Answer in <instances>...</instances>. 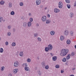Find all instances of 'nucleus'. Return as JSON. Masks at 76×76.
<instances>
[{
    "mask_svg": "<svg viewBox=\"0 0 76 76\" xmlns=\"http://www.w3.org/2000/svg\"><path fill=\"white\" fill-rule=\"evenodd\" d=\"M20 6H23V2H20Z\"/></svg>",
    "mask_w": 76,
    "mask_h": 76,
    "instance_id": "nucleus-39",
    "label": "nucleus"
},
{
    "mask_svg": "<svg viewBox=\"0 0 76 76\" xmlns=\"http://www.w3.org/2000/svg\"><path fill=\"white\" fill-rule=\"evenodd\" d=\"M24 69L26 71H30L29 68L28 67H25L24 68Z\"/></svg>",
    "mask_w": 76,
    "mask_h": 76,
    "instance_id": "nucleus-13",
    "label": "nucleus"
},
{
    "mask_svg": "<svg viewBox=\"0 0 76 76\" xmlns=\"http://www.w3.org/2000/svg\"><path fill=\"white\" fill-rule=\"evenodd\" d=\"M71 56V54H68L66 56V59L68 60H69L70 58V57Z\"/></svg>",
    "mask_w": 76,
    "mask_h": 76,
    "instance_id": "nucleus-10",
    "label": "nucleus"
},
{
    "mask_svg": "<svg viewBox=\"0 0 76 76\" xmlns=\"http://www.w3.org/2000/svg\"><path fill=\"white\" fill-rule=\"evenodd\" d=\"M41 3L40 0H37L36 1V5H39Z\"/></svg>",
    "mask_w": 76,
    "mask_h": 76,
    "instance_id": "nucleus-6",
    "label": "nucleus"
},
{
    "mask_svg": "<svg viewBox=\"0 0 76 76\" xmlns=\"http://www.w3.org/2000/svg\"><path fill=\"white\" fill-rule=\"evenodd\" d=\"M12 47H15L16 46V43L15 42H13L12 44Z\"/></svg>",
    "mask_w": 76,
    "mask_h": 76,
    "instance_id": "nucleus-26",
    "label": "nucleus"
},
{
    "mask_svg": "<svg viewBox=\"0 0 76 76\" xmlns=\"http://www.w3.org/2000/svg\"><path fill=\"white\" fill-rule=\"evenodd\" d=\"M7 36H10L11 35V32H9L7 33Z\"/></svg>",
    "mask_w": 76,
    "mask_h": 76,
    "instance_id": "nucleus-31",
    "label": "nucleus"
},
{
    "mask_svg": "<svg viewBox=\"0 0 76 76\" xmlns=\"http://www.w3.org/2000/svg\"><path fill=\"white\" fill-rule=\"evenodd\" d=\"M2 20H3V18L0 17V22H1Z\"/></svg>",
    "mask_w": 76,
    "mask_h": 76,
    "instance_id": "nucleus-43",
    "label": "nucleus"
},
{
    "mask_svg": "<svg viewBox=\"0 0 76 76\" xmlns=\"http://www.w3.org/2000/svg\"><path fill=\"white\" fill-rule=\"evenodd\" d=\"M66 6L68 9H70L71 6H70V4H67Z\"/></svg>",
    "mask_w": 76,
    "mask_h": 76,
    "instance_id": "nucleus-22",
    "label": "nucleus"
},
{
    "mask_svg": "<svg viewBox=\"0 0 76 76\" xmlns=\"http://www.w3.org/2000/svg\"><path fill=\"white\" fill-rule=\"evenodd\" d=\"M4 69H5V66H1L0 68L1 71V72H3V71H4Z\"/></svg>",
    "mask_w": 76,
    "mask_h": 76,
    "instance_id": "nucleus-16",
    "label": "nucleus"
},
{
    "mask_svg": "<svg viewBox=\"0 0 76 76\" xmlns=\"http://www.w3.org/2000/svg\"><path fill=\"white\" fill-rule=\"evenodd\" d=\"M45 10H47V7H46L45 8Z\"/></svg>",
    "mask_w": 76,
    "mask_h": 76,
    "instance_id": "nucleus-57",
    "label": "nucleus"
},
{
    "mask_svg": "<svg viewBox=\"0 0 76 76\" xmlns=\"http://www.w3.org/2000/svg\"><path fill=\"white\" fill-rule=\"evenodd\" d=\"M50 22H51V21L49 20L48 19L46 20V23L47 24H49Z\"/></svg>",
    "mask_w": 76,
    "mask_h": 76,
    "instance_id": "nucleus-17",
    "label": "nucleus"
},
{
    "mask_svg": "<svg viewBox=\"0 0 76 76\" xmlns=\"http://www.w3.org/2000/svg\"><path fill=\"white\" fill-rule=\"evenodd\" d=\"M71 56H75V53H74V52H72L71 53Z\"/></svg>",
    "mask_w": 76,
    "mask_h": 76,
    "instance_id": "nucleus-42",
    "label": "nucleus"
},
{
    "mask_svg": "<svg viewBox=\"0 0 76 76\" xmlns=\"http://www.w3.org/2000/svg\"><path fill=\"white\" fill-rule=\"evenodd\" d=\"M32 25V23L31 22H29L28 23L27 25L28 27H30Z\"/></svg>",
    "mask_w": 76,
    "mask_h": 76,
    "instance_id": "nucleus-19",
    "label": "nucleus"
},
{
    "mask_svg": "<svg viewBox=\"0 0 76 76\" xmlns=\"http://www.w3.org/2000/svg\"><path fill=\"white\" fill-rule=\"evenodd\" d=\"M8 76H12V75L11 74H9Z\"/></svg>",
    "mask_w": 76,
    "mask_h": 76,
    "instance_id": "nucleus-51",
    "label": "nucleus"
},
{
    "mask_svg": "<svg viewBox=\"0 0 76 76\" xmlns=\"http://www.w3.org/2000/svg\"><path fill=\"white\" fill-rule=\"evenodd\" d=\"M38 74L39 76H41V72H40L39 71L38 72Z\"/></svg>",
    "mask_w": 76,
    "mask_h": 76,
    "instance_id": "nucleus-44",
    "label": "nucleus"
},
{
    "mask_svg": "<svg viewBox=\"0 0 76 76\" xmlns=\"http://www.w3.org/2000/svg\"><path fill=\"white\" fill-rule=\"evenodd\" d=\"M30 22H32L33 21V18H30Z\"/></svg>",
    "mask_w": 76,
    "mask_h": 76,
    "instance_id": "nucleus-45",
    "label": "nucleus"
},
{
    "mask_svg": "<svg viewBox=\"0 0 76 76\" xmlns=\"http://www.w3.org/2000/svg\"><path fill=\"white\" fill-rule=\"evenodd\" d=\"M37 26H39V24L37 23Z\"/></svg>",
    "mask_w": 76,
    "mask_h": 76,
    "instance_id": "nucleus-56",
    "label": "nucleus"
},
{
    "mask_svg": "<svg viewBox=\"0 0 76 76\" xmlns=\"http://www.w3.org/2000/svg\"><path fill=\"white\" fill-rule=\"evenodd\" d=\"M74 7H76V1L74 2Z\"/></svg>",
    "mask_w": 76,
    "mask_h": 76,
    "instance_id": "nucleus-41",
    "label": "nucleus"
},
{
    "mask_svg": "<svg viewBox=\"0 0 76 76\" xmlns=\"http://www.w3.org/2000/svg\"><path fill=\"white\" fill-rule=\"evenodd\" d=\"M70 34L71 35H72V36L73 34V31H70Z\"/></svg>",
    "mask_w": 76,
    "mask_h": 76,
    "instance_id": "nucleus-36",
    "label": "nucleus"
},
{
    "mask_svg": "<svg viewBox=\"0 0 76 76\" xmlns=\"http://www.w3.org/2000/svg\"><path fill=\"white\" fill-rule=\"evenodd\" d=\"M13 32H15V31H16V30L15 29V28L13 29Z\"/></svg>",
    "mask_w": 76,
    "mask_h": 76,
    "instance_id": "nucleus-54",
    "label": "nucleus"
},
{
    "mask_svg": "<svg viewBox=\"0 0 76 76\" xmlns=\"http://www.w3.org/2000/svg\"><path fill=\"white\" fill-rule=\"evenodd\" d=\"M1 38L0 37V41H1Z\"/></svg>",
    "mask_w": 76,
    "mask_h": 76,
    "instance_id": "nucleus-62",
    "label": "nucleus"
},
{
    "mask_svg": "<svg viewBox=\"0 0 76 76\" xmlns=\"http://www.w3.org/2000/svg\"><path fill=\"white\" fill-rule=\"evenodd\" d=\"M60 10L57 9V8H55L54 9V12L55 13H58L60 12Z\"/></svg>",
    "mask_w": 76,
    "mask_h": 76,
    "instance_id": "nucleus-12",
    "label": "nucleus"
},
{
    "mask_svg": "<svg viewBox=\"0 0 76 76\" xmlns=\"http://www.w3.org/2000/svg\"><path fill=\"white\" fill-rule=\"evenodd\" d=\"M55 67L56 68V69H58V68H60V66L58 65H56L55 66Z\"/></svg>",
    "mask_w": 76,
    "mask_h": 76,
    "instance_id": "nucleus-32",
    "label": "nucleus"
},
{
    "mask_svg": "<svg viewBox=\"0 0 76 76\" xmlns=\"http://www.w3.org/2000/svg\"><path fill=\"white\" fill-rule=\"evenodd\" d=\"M69 76H74V75H69Z\"/></svg>",
    "mask_w": 76,
    "mask_h": 76,
    "instance_id": "nucleus-58",
    "label": "nucleus"
},
{
    "mask_svg": "<svg viewBox=\"0 0 76 76\" xmlns=\"http://www.w3.org/2000/svg\"><path fill=\"white\" fill-rule=\"evenodd\" d=\"M9 44V42H5V45H8Z\"/></svg>",
    "mask_w": 76,
    "mask_h": 76,
    "instance_id": "nucleus-47",
    "label": "nucleus"
},
{
    "mask_svg": "<svg viewBox=\"0 0 76 76\" xmlns=\"http://www.w3.org/2000/svg\"><path fill=\"white\" fill-rule=\"evenodd\" d=\"M45 69H49V65H47L45 66Z\"/></svg>",
    "mask_w": 76,
    "mask_h": 76,
    "instance_id": "nucleus-34",
    "label": "nucleus"
},
{
    "mask_svg": "<svg viewBox=\"0 0 76 76\" xmlns=\"http://www.w3.org/2000/svg\"><path fill=\"white\" fill-rule=\"evenodd\" d=\"M41 64L42 67H44L45 66V63L44 62L42 63Z\"/></svg>",
    "mask_w": 76,
    "mask_h": 76,
    "instance_id": "nucleus-30",
    "label": "nucleus"
},
{
    "mask_svg": "<svg viewBox=\"0 0 76 76\" xmlns=\"http://www.w3.org/2000/svg\"><path fill=\"white\" fill-rule=\"evenodd\" d=\"M74 15V13L72 12H71L69 13V16L70 18H72Z\"/></svg>",
    "mask_w": 76,
    "mask_h": 76,
    "instance_id": "nucleus-7",
    "label": "nucleus"
},
{
    "mask_svg": "<svg viewBox=\"0 0 76 76\" xmlns=\"http://www.w3.org/2000/svg\"><path fill=\"white\" fill-rule=\"evenodd\" d=\"M50 54H51V56H53V53H50Z\"/></svg>",
    "mask_w": 76,
    "mask_h": 76,
    "instance_id": "nucleus-55",
    "label": "nucleus"
},
{
    "mask_svg": "<svg viewBox=\"0 0 76 76\" xmlns=\"http://www.w3.org/2000/svg\"><path fill=\"white\" fill-rule=\"evenodd\" d=\"M65 1L66 3H68L69 4L70 3V0H65Z\"/></svg>",
    "mask_w": 76,
    "mask_h": 76,
    "instance_id": "nucleus-29",
    "label": "nucleus"
},
{
    "mask_svg": "<svg viewBox=\"0 0 76 76\" xmlns=\"http://www.w3.org/2000/svg\"><path fill=\"white\" fill-rule=\"evenodd\" d=\"M12 27V26H11L9 25L7 26V28L8 29H11V28Z\"/></svg>",
    "mask_w": 76,
    "mask_h": 76,
    "instance_id": "nucleus-38",
    "label": "nucleus"
},
{
    "mask_svg": "<svg viewBox=\"0 0 76 76\" xmlns=\"http://www.w3.org/2000/svg\"><path fill=\"white\" fill-rule=\"evenodd\" d=\"M40 8H42V7H43V5L40 6Z\"/></svg>",
    "mask_w": 76,
    "mask_h": 76,
    "instance_id": "nucleus-53",
    "label": "nucleus"
},
{
    "mask_svg": "<svg viewBox=\"0 0 76 76\" xmlns=\"http://www.w3.org/2000/svg\"><path fill=\"white\" fill-rule=\"evenodd\" d=\"M61 73H64V70H61Z\"/></svg>",
    "mask_w": 76,
    "mask_h": 76,
    "instance_id": "nucleus-48",
    "label": "nucleus"
},
{
    "mask_svg": "<svg viewBox=\"0 0 76 76\" xmlns=\"http://www.w3.org/2000/svg\"><path fill=\"white\" fill-rule=\"evenodd\" d=\"M64 39V37L63 36H61L60 38V40L61 41H63Z\"/></svg>",
    "mask_w": 76,
    "mask_h": 76,
    "instance_id": "nucleus-18",
    "label": "nucleus"
},
{
    "mask_svg": "<svg viewBox=\"0 0 76 76\" xmlns=\"http://www.w3.org/2000/svg\"><path fill=\"white\" fill-rule=\"evenodd\" d=\"M5 20H3V22H5Z\"/></svg>",
    "mask_w": 76,
    "mask_h": 76,
    "instance_id": "nucleus-63",
    "label": "nucleus"
},
{
    "mask_svg": "<svg viewBox=\"0 0 76 76\" xmlns=\"http://www.w3.org/2000/svg\"><path fill=\"white\" fill-rule=\"evenodd\" d=\"M55 31H52L50 32V34L51 35H54L55 34Z\"/></svg>",
    "mask_w": 76,
    "mask_h": 76,
    "instance_id": "nucleus-15",
    "label": "nucleus"
},
{
    "mask_svg": "<svg viewBox=\"0 0 76 76\" xmlns=\"http://www.w3.org/2000/svg\"><path fill=\"white\" fill-rule=\"evenodd\" d=\"M47 20V17L45 16H44L42 17V20L43 22H45V21H46Z\"/></svg>",
    "mask_w": 76,
    "mask_h": 76,
    "instance_id": "nucleus-4",
    "label": "nucleus"
},
{
    "mask_svg": "<svg viewBox=\"0 0 76 76\" xmlns=\"http://www.w3.org/2000/svg\"><path fill=\"white\" fill-rule=\"evenodd\" d=\"M23 27H25L27 26V23L26 22H24L23 23Z\"/></svg>",
    "mask_w": 76,
    "mask_h": 76,
    "instance_id": "nucleus-14",
    "label": "nucleus"
},
{
    "mask_svg": "<svg viewBox=\"0 0 76 76\" xmlns=\"http://www.w3.org/2000/svg\"><path fill=\"white\" fill-rule=\"evenodd\" d=\"M48 50H49V49L48 47H46L45 48V50L46 52H48Z\"/></svg>",
    "mask_w": 76,
    "mask_h": 76,
    "instance_id": "nucleus-24",
    "label": "nucleus"
},
{
    "mask_svg": "<svg viewBox=\"0 0 76 76\" xmlns=\"http://www.w3.org/2000/svg\"><path fill=\"white\" fill-rule=\"evenodd\" d=\"M69 52V50L67 49H64L61 50L60 55L61 56H65Z\"/></svg>",
    "mask_w": 76,
    "mask_h": 76,
    "instance_id": "nucleus-1",
    "label": "nucleus"
},
{
    "mask_svg": "<svg viewBox=\"0 0 76 76\" xmlns=\"http://www.w3.org/2000/svg\"><path fill=\"white\" fill-rule=\"evenodd\" d=\"M37 69H38L37 68V67H35V69L36 70H37Z\"/></svg>",
    "mask_w": 76,
    "mask_h": 76,
    "instance_id": "nucleus-60",
    "label": "nucleus"
},
{
    "mask_svg": "<svg viewBox=\"0 0 76 76\" xmlns=\"http://www.w3.org/2000/svg\"><path fill=\"white\" fill-rule=\"evenodd\" d=\"M75 68H73L72 69V70H75Z\"/></svg>",
    "mask_w": 76,
    "mask_h": 76,
    "instance_id": "nucleus-52",
    "label": "nucleus"
},
{
    "mask_svg": "<svg viewBox=\"0 0 76 76\" xmlns=\"http://www.w3.org/2000/svg\"><path fill=\"white\" fill-rule=\"evenodd\" d=\"M25 67H28V64L26 63L25 64Z\"/></svg>",
    "mask_w": 76,
    "mask_h": 76,
    "instance_id": "nucleus-50",
    "label": "nucleus"
},
{
    "mask_svg": "<svg viewBox=\"0 0 76 76\" xmlns=\"http://www.w3.org/2000/svg\"><path fill=\"white\" fill-rule=\"evenodd\" d=\"M58 7L60 8V9H61L63 7V3L61 1L59 2Z\"/></svg>",
    "mask_w": 76,
    "mask_h": 76,
    "instance_id": "nucleus-2",
    "label": "nucleus"
},
{
    "mask_svg": "<svg viewBox=\"0 0 76 76\" xmlns=\"http://www.w3.org/2000/svg\"><path fill=\"white\" fill-rule=\"evenodd\" d=\"M57 57L56 56H54L52 58V60L54 61H55L57 60Z\"/></svg>",
    "mask_w": 76,
    "mask_h": 76,
    "instance_id": "nucleus-9",
    "label": "nucleus"
},
{
    "mask_svg": "<svg viewBox=\"0 0 76 76\" xmlns=\"http://www.w3.org/2000/svg\"><path fill=\"white\" fill-rule=\"evenodd\" d=\"M9 7H12V3H10L9 4Z\"/></svg>",
    "mask_w": 76,
    "mask_h": 76,
    "instance_id": "nucleus-33",
    "label": "nucleus"
},
{
    "mask_svg": "<svg viewBox=\"0 0 76 76\" xmlns=\"http://www.w3.org/2000/svg\"><path fill=\"white\" fill-rule=\"evenodd\" d=\"M37 58L38 60H39V57H38Z\"/></svg>",
    "mask_w": 76,
    "mask_h": 76,
    "instance_id": "nucleus-59",
    "label": "nucleus"
},
{
    "mask_svg": "<svg viewBox=\"0 0 76 76\" xmlns=\"http://www.w3.org/2000/svg\"><path fill=\"white\" fill-rule=\"evenodd\" d=\"M66 43L67 44H70L71 43V42L70 41V40H68L66 41Z\"/></svg>",
    "mask_w": 76,
    "mask_h": 76,
    "instance_id": "nucleus-23",
    "label": "nucleus"
},
{
    "mask_svg": "<svg viewBox=\"0 0 76 76\" xmlns=\"http://www.w3.org/2000/svg\"><path fill=\"white\" fill-rule=\"evenodd\" d=\"M47 16L48 18H50V15L49 14H48L47 15Z\"/></svg>",
    "mask_w": 76,
    "mask_h": 76,
    "instance_id": "nucleus-49",
    "label": "nucleus"
},
{
    "mask_svg": "<svg viewBox=\"0 0 76 76\" xmlns=\"http://www.w3.org/2000/svg\"><path fill=\"white\" fill-rule=\"evenodd\" d=\"M19 63L18 61H16L14 63V67H18L19 66Z\"/></svg>",
    "mask_w": 76,
    "mask_h": 76,
    "instance_id": "nucleus-3",
    "label": "nucleus"
},
{
    "mask_svg": "<svg viewBox=\"0 0 76 76\" xmlns=\"http://www.w3.org/2000/svg\"><path fill=\"white\" fill-rule=\"evenodd\" d=\"M10 14L11 15H15V12L14 11H12L11 12Z\"/></svg>",
    "mask_w": 76,
    "mask_h": 76,
    "instance_id": "nucleus-35",
    "label": "nucleus"
},
{
    "mask_svg": "<svg viewBox=\"0 0 76 76\" xmlns=\"http://www.w3.org/2000/svg\"><path fill=\"white\" fill-rule=\"evenodd\" d=\"M28 15L29 16H32V14L31 13H29Z\"/></svg>",
    "mask_w": 76,
    "mask_h": 76,
    "instance_id": "nucleus-46",
    "label": "nucleus"
},
{
    "mask_svg": "<svg viewBox=\"0 0 76 76\" xmlns=\"http://www.w3.org/2000/svg\"><path fill=\"white\" fill-rule=\"evenodd\" d=\"M66 58H64L62 59V61L63 62H66Z\"/></svg>",
    "mask_w": 76,
    "mask_h": 76,
    "instance_id": "nucleus-28",
    "label": "nucleus"
},
{
    "mask_svg": "<svg viewBox=\"0 0 76 76\" xmlns=\"http://www.w3.org/2000/svg\"><path fill=\"white\" fill-rule=\"evenodd\" d=\"M25 64V63H24L23 64V65H24Z\"/></svg>",
    "mask_w": 76,
    "mask_h": 76,
    "instance_id": "nucleus-64",
    "label": "nucleus"
},
{
    "mask_svg": "<svg viewBox=\"0 0 76 76\" xmlns=\"http://www.w3.org/2000/svg\"><path fill=\"white\" fill-rule=\"evenodd\" d=\"M64 35H65L67 36V35H68V34H69V31H68L66 30L64 31Z\"/></svg>",
    "mask_w": 76,
    "mask_h": 76,
    "instance_id": "nucleus-8",
    "label": "nucleus"
},
{
    "mask_svg": "<svg viewBox=\"0 0 76 76\" xmlns=\"http://www.w3.org/2000/svg\"><path fill=\"white\" fill-rule=\"evenodd\" d=\"M27 61L28 62V63H30V62L31 61V60L30 58H28L27 59Z\"/></svg>",
    "mask_w": 76,
    "mask_h": 76,
    "instance_id": "nucleus-25",
    "label": "nucleus"
},
{
    "mask_svg": "<svg viewBox=\"0 0 76 76\" xmlns=\"http://www.w3.org/2000/svg\"><path fill=\"white\" fill-rule=\"evenodd\" d=\"M18 72V69H15L13 70V73L14 74H16V73H17Z\"/></svg>",
    "mask_w": 76,
    "mask_h": 76,
    "instance_id": "nucleus-11",
    "label": "nucleus"
},
{
    "mask_svg": "<svg viewBox=\"0 0 76 76\" xmlns=\"http://www.w3.org/2000/svg\"><path fill=\"white\" fill-rule=\"evenodd\" d=\"M48 48H49V50L51 51V50H52V49H53V45H49L48 46Z\"/></svg>",
    "mask_w": 76,
    "mask_h": 76,
    "instance_id": "nucleus-5",
    "label": "nucleus"
},
{
    "mask_svg": "<svg viewBox=\"0 0 76 76\" xmlns=\"http://www.w3.org/2000/svg\"><path fill=\"white\" fill-rule=\"evenodd\" d=\"M37 39L38 41H39L40 42H41V41L42 40L41 39V38L40 37H38Z\"/></svg>",
    "mask_w": 76,
    "mask_h": 76,
    "instance_id": "nucleus-37",
    "label": "nucleus"
},
{
    "mask_svg": "<svg viewBox=\"0 0 76 76\" xmlns=\"http://www.w3.org/2000/svg\"><path fill=\"white\" fill-rule=\"evenodd\" d=\"M0 4H1V5H3L4 4V1H1L0 2Z\"/></svg>",
    "mask_w": 76,
    "mask_h": 76,
    "instance_id": "nucleus-27",
    "label": "nucleus"
},
{
    "mask_svg": "<svg viewBox=\"0 0 76 76\" xmlns=\"http://www.w3.org/2000/svg\"><path fill=\"white\" fill-rule=\"evenodd\" d=\"M75 49H76V45L75 46Z\"/></svg>",
    "mask_w": 76,
    "mask_h": 76,
    "instance_id": "nucleus-61",
    "label": "nucleus"
},
{
    "mask_svg": "<svg viewBox=\"0 0 76 76\" xmlns=\"http://www.w3.org/2000/svg\"><path fill=\"white\" fill-rule=\"evenodd\" d=\"M3 51H4L3 49L2 48H0V53H3Z\"/></svg>",
    "mask_w": 76,
    "mask_h": 76,
    "instance_id": "nucleus-21",
    "label": "nucleus"
},
{
    "mask_svg": "<svg viewBox=\"0 0 76 76\" xmlns=\"http://www.w3.org/2000/svg\"><path fill=\"white\" fill-rule=\"evenodd\" d=\"M20 56L21 57H22L23 56V52H20Z\"/></svg>",
    "mask_w": 76,
    "mask_h": 76,
    "instance_id": "nucleus-20",
    "label": "nucleus"
},
{
    "mask_svg": "<svg viewBox=\"0 0 76 76\" xmlns=\"http://www.w3.org/2000/svg\"><path fill=\"white\" fill-rule=\"evenodd\" d=\"M38 34L37 33H36L34 34V35L35 37H37L38 36Z\"/></svg>",
    "mask_w": 76,
    "mask_h": 76,
    "instance_id": "nucleus-40",
    "label": "nucleus"
}]
</instances>
